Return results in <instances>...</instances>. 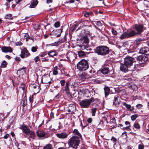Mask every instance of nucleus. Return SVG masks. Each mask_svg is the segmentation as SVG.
<instances>
[{
    "mask_svg": "<svg viewBox=\"0 0 149 149\" xmlns=\"http://www.w3.org/2000/svg\"><path fill=\"white\" fill-rule=\"evenodd\" d=\"M134 58L130 56H127L124 58L123 62L129 67V70L134 71L137 69L138 66H139L136 64L134 65Z\"/></svg>",
    "mask_w": 149,
    "mask_h": 149,
    "instance_id": "obj_1",
    "label": "nucleus"
},
{
    "mask_svg": "<svg viewBox=\"0 0 149 149\" xmlns=\"http://www.w3.org/2000/svg\"><path fill=\"white\" fill-rule=\"evenodd\" d=\"M80 138L73 136L68 140V144L70 147L77 149L80 143Z\"/></svg>",
    "mask_w": 149,
    "mask_h": 149,
    "instance_id": "obj_2",
    "label": "nucleus"
},
{
    "mask_svg": "<svg viewBox=\"0 0 149 149\" xmlns=\"http://www.w3.org/2000/svg\"><path fill=\"white\" fill-rule=\"evenodd\" d=\"M95 52L98 55L104 56L109 53V49L108 47L106 46H100L96 47Z\"/></svg>",
    "mask_w": 149,
    "mask_h": 149,
    "instance_id": "obj_3",
    "label": "nucleus"
},
{
    "mask_svg": "<svg viewBox=\"0 0 149 149\" xmlns=\"http://www.w3.org/2000/svg\"><path fill=\"white\" fill-rule=\"evenodd\" d=\"M77 68L80 71H84L88 69L89 66L86 60L82 59L77 64Z\"/></svg>",
    "mask_w": 149,
    "mask_h": 149,
    "instance_id": "obj_4",
    "label": "nucleus"
},
{
    "mask_svg": "<svg viewBox=\"0 0 149 149\" xmlns=\"http://www.w3.org/2000/svg\"><path fill=\"white\" fill-rule=\"evenodd\" d=\"M136 35H137V33L134 31L128 30L127 31L123 33L119 37V38L120 39H123L134 36Z\"/></svg>",
    "mask_w": 149,
    "mask_h": 149,
    "instance_id": "obj_5",
    "label": "nucleus"
},
{
    "mask_svg": "<svg viewBox=\"0 0 149 149\" xmlns=\"http://www.w3.org/2000/svg\"><path fill=\"white\" fill-rule=\"evenodd\" d=\"M94 99L91 98L90 99H85L80 101L79 104L81 108H88L91 103L94 101Z\"/></svg>",
    "mask_w": 149,
    "mask_h": 149,
    "instance_id": "obj_6",
    "label": "nucleus"
},
{
    "mask_svg": "<svg viewBox=\"0 0 149 149\" xmlns=\"http://www.w3.org/2000/svg\"><path fill=\"white\" fill-rule=\"evenodd\" d=\"M136 59L137 61H139V64H136L139 66H138V68L141 67H143L144 66V64L148 60V58L146 56L143 55L136 57Z\"/></svg>",
    "mask_w": 149,
    "mask_h": 149,
    "instance_id": "obj_7",
    "label": "nucleus"
},
{
    "mask_svg": "<svg viewBox=\"0 0 149 149\" xmlns=\"http://www.w3.org/2000/svg\"><path fill=\"white\" fill-rule=\"evenodd\" d=\"M143 26L141 24H136L135 25V29L136 31L137 34L139 36L141 35V33L143 31Z\"/></svg>",
    "mask_w": 149,
    "mask_h": 149,
    "instance_id": "obj_8",
    "label": "nucleus"
},
{
    "mask_svg": "<svg viewBox=\"0 0 149 149\" xmlns=\"http://www.w3.org/2000/svg\"><path fill=\"white\" fill-rule=\"evenodd\" d=\"M120 66V70L124 72H126L129 70V67L124 63H121Z\"/></svg>",
    "mask_w": 149,
    "mask_h": 149,
    "instance_id": "obj_9",
    "label": "nucleus"
},
{
    "mask_svg": "<svg viewBox=\"0 0 149 149\" xmlns=\"http://www.w3.org/2000/svg\"><path fill=\"white\" fill-rule=\"evenodd\" d=\"M42 81H43L44 83L50 84L51 83V79L49 74H47L42 76Z\"/></svg>",
    "mask_w": 149,
    "mask_h": 149,
    "instance_id": "obj_10",
    "label": "nucleus"
},
{
    "mask_svg": "<svg viewBox=\"0 0 149 149\" xmlns=\"http://www.w3.org/2000/svg\"><path fill=\"white\" fill-rule=\"evenodd\" d=\"M114 99L113 100V105L116 107H118L120 103V101L118 100L119 98L118 94L114 95L113 96Z\"/></svg>",
    "mask_w": 149,
    "mask_h": 149,
    "instance_id": "obj_11",
    "label": "nucleus"
},
{
    "mask_svg": "<svg viewBox=\"0 0 149 149\" xmlns=\"http://www.w3.org/2000/svg\"><path fill=\"white\" fill-rule=\"evenodd\" d=\"M76 106L73 104H70L69 106L68 109V113H69L71 112L72 114L74 113V112L76 111Z\"/></svg>",
    "mask_w": 149,
    "mask_h": 149,
    "instance_id": "obj_12",
    "label": "nucleus"
},
{
    "mask_svg": "<svg viewBox=\"0 0 149 149\" xmlns=\"http://www.w3.org/2000/svg\"><path fill=\"white\" fill-rule=\"evenodd\" d=\"M30 55L27 50L26 49H24L21 52L20 56L22 58H24Z\"/></svg>",
    "mask_w": 149,
    "mask_h": 149,
    "instance_id": "obj_13",
    "label": "nucleus"
},
{
    "mask_svg": "<svg viewBox=\"0 0 149 149\" xmlns=\"http://www.w3.org/2000/svg\"><path fill=\"white\" fill-rule=\"evenodd\" d=\"M56 136L59 139H64L67 138L68 136V134L65 132H63L57 133L56 134Z\"/></svg>",
    "mask_w": 149,
    "mask_h": 149,
    "instance_id": "obj_14",
    "label": "nucleus"
},
{
    "mask_svg": "<svg viewBox=\"0 0 149 149\" xmlns=\"http://www.w3.org/2000/svg\"><path fill=\"white\" fill-rule=\"evenodd\" d=\"M20 128L26 134H29V133L31 131L27 126L24 125L20 127Z\"/></svg>",
    "mask_w": 149,
    "mask_h": 149,
    "instance_id": "obj_15",
    "label": "nucleus"
},
{
    "mask_svg": "<svg viewBox=\"0 0 149 149\" xmlns=\"http://www.w3.org/2000/svg\"><path fill=\"white\" fill-rule=\"evenodd\" d=\"M146 40L145 39L143 38L142 39L141 38H138L136 39L134 41L135 44L136 45V46H138L139 45L142 43H144V41Z\"/></svg>",
    "mask_w": 149,
    "mask_h": 149,
    "instance_id": "obj_16",
    "label": "nucleus"
},
{
    "mask_svg": "<svg viewBox=\"0 0 149 149\" xmlns=\"http://www.w3.org/2000/svg\"><path fill=\"white\" fill-rule=\"evenodd\" d=\"M1 50L3 52L5 53L11 52L13 51L12 48L10 47H3L1 48Z\"/></svg>",
    "mask_w": 149,
    "mask_h": 149,
    "instance_id": "obj_17",
    "label": "nucleus"
},
{
    "mask_svg": "<svg viewBox=\"0 0 149 149\" xmlns=\"http://www.w3.org/2000/svg\"><path fill=\"white\" fill-rule=\"evenodd\" d=\"M36 134L39 137H44L46 134L44 131L41 130H38L36 132Z\"/></svg>",
    "mask_w": 149,
    "mask_h": 149,
    "instance_id": "obj_18",
    "label": "nucleus"
},
{
    "mask_svg": "<svg viewBox=\"0 0 149 149\" xmlns=\"http://www.w3.org/2000/svg\"><path fill=\"white\" fill-rule=\"evenodd\" d=\"M48 55L51 57H53L57 55L58 53L55 50H51L48 52Z\"/></svg>",
    "mask_w": 149,
    "mask_h": 149,
    "instance_id": "obj_19",
    "label": "nucleus"
},
{
    "mask_svg": "<svg viewBox=\"0 0 149 149\" xmlns=\"http://www.w3.org/2000/svg\"><path fill=\"white\" fill-rule=\"evenodd\" d=\"M149 50V49L147 47H144L141 48L139 52L140 53L145 54Z\"/></svg>",
    "mask_w": 149,
    "mask_h": 149,
    "instance_id": "obj_20",
    "label": "nucleus"
},
{
    "mask_svg": "<svg viewBox=\"0 0 149 149\" xmlns=\"http://www.w3.org/2000/svg\"><path fill=\"white\" fill-rule=\"evenodd\" d=\"M70 83L69 82H67L65 84V90L66 92V93L67 94L70 93V90L69 88V86L70 85Z\"/></svg>",
    "mask_w": 149,
    "mask_h": 149,
    "instance_id": "obj_21",
    "label": "nucleus"
},
{
    "mask_svg": "<svg viewBox=\"0 0 149 149\" xmlns=\"http://www.w3.org/2000/svg\"><path fill=\"white\" fill-rule=\"evenodd\" d=\"M73 134L76 136L78 137L79 138H81V134L79 132L78 130L76 129H74L73 132Z\"/></svg>",
    "mask_w": 149,
    "mask_h": 149,
    "instance_id": "obj_22",
    "label": "nucleus"
},
{
    "mask_svg": "<svg viewBox=\"0 0 149 149\" xmlns=\"http://www.w3.org/2000/svg\"><path fill=\"white\" fill-rule=\"evenodd\" d=\"M109 70L108 68H104L102 69L101 70V72L104 74H107L109 72Z\"/></svg>",
    "mask_w": 149,
    "mask_h": 149,
    "instance_id": "obj_23",
    "label": "nucleus"
},
{
    "mask_svg": "<svg viewBox=\"0 0 149 149\" xmlns=\"http://www.w3.org/2000/svg\"><path fill=\"white\" fill-rule=\"evenodd\" d=\"M19 88L23 91V95H24L25 94L26 88L25 87L24 84H21L19 86Z\"/></svg>",
    "mask_w": 149,
    "mask_h": 149,
    "instance_id": "obj_24",
    "label": "nucleus"
},
{
    "mask_svg": "<svg viewBox=\"0 0 149 149\" xmlns=\"http://www.w3.org/2000/svg\"><path fill=\"white\" fill-rule=\"evenodd\" d=\"M105 95L106 97L109 94L110 92V89L108 87L105 86L104 88Z\"/></svg>",
    "mask_w": 149,
    "mask_h": 149,
    "instance_id": "obj_25",
    "label": "nucleus"
},
{
    "mask_svg": "<svg viewBox=\"0 0 149 149\" xmlns=\"http://www.w3.org/2000/svg\"><path fill=\"white\" fill-rule=\"evenodd\" d=\"M123 104L125 106L129 111H132L134 109L133 107H131L130 104H127L125 102L123 103Z\"/></svg>",
    "mask_w": 149,
    "mask_h": 149,
    "instance_id": "obj_26",
    "label": "nucleus"
},
{
    "mask_svg": "<svg viewBox=\"0 0 149 149\" xmlns=\"http://www.w3.org/2000/svg\"><path fill=\"white\" fill-rule=\"evenodd\" d=\"M56 32H58L59 33L57 35V36H56V37H58L60 36L62 32V30L61 29H59L57 30L55 32H52L51 34L50 35H54V34H56L57 33Z\"/></svg>",
    "mask_w": 149,
    "mask_h": 149,
    "instance_id": "obj_27",
    "label": "nucleus"
},
{
    "mask_svg": "<svg viewBox=\"0 0 149 149\" xmlns=\"http://www.w3.org/2000/svg\"><path fill=\"white\" fill-rule=\"evenodd\" d=\"M22 105L23 107H25L27 104V99L26 96H25L22 100Z\"/></svg>",
    "mask_w": 149,
    "mask_h": 149,
    "instance_id": "obj_28",
    "label": "nucleus"
},
{
    "mask_svg": "<svg viewBox=\"0 0 149 149\" xmlns=\"http://www.w3.org/2000/svg\"><path fill=\"white\" fill-rule=\"evenodd\" d=\"M17 72L20 74L21 75H23L26 72V69L24 68H22L17 70Z\"/></svg>",
    "mask_w": 149,
    "mask_h": 149,
    "instance_id": "obj_29",
    "label": "nucleus"
},
{
    "mask_svg": "<svg viewBox=\"0 0 149 149\" xmlns=\"http://www.w3.org/2000/svg\"><path fill=\"white\" fill-rule=\"evenodd\" d=\"M59 69L57 66H55L53 68V74L54 75H56L58 74V71L57 70Z\"/></svg>",
    "mask_w": 149,
    "mask_h": 149,
    "instance_id": "obj_30",
    "label": "nucleus"
},
{
    "mask_svg": "<svg viewBox=\"0 0 149 149\" xmlns=\"http://www.w3.org/2000/svg\"><path fill=\"white\" fill-rule=\"evenodd\" d=\"M88 92V91L87 89H82L79 90L78 92V93L79 94L80 93H81L84 94H86Z\"/></svg>",
    "mask_w": 149,
    "mask_h": 149,
    "instance_id": "obj_31",
    "label": "nucleus"
},
{
    "mask_svg": "<svg viewBox=\"0 0 149 149\" xmlns=\"http://www.w3.org/2000/svg\"><path fill=\"white\" fill-rule=\"evenodd\" d=\"M28 135H30L29 137L34 139L35 136V133L33 131H31Z\"/></svg>",
    "mask_w": 149,
    "mask_h": 149,
    "instance_id": "obj_32",
    "label": "nucleus"
},
{
    "mask_svg": "<svg viewBox=\"0 0 149 149\" xmlns=\"http://www.w3.org/2000/svg\"><path fill=\"white\" fill-rule=\"evenodd\" d=\"M67 58L70 60L72 58V56L74 55V54L72 52H69L67 53Z\"/></svg>",
    "mask_w": 149,
    "mask_h": 149,
    "instance_id": "obj_33",
    "label": "nucleus"
},
{
    "mask_svg": "<svg viewBox=\"0 0 149 149\" xmlns=\"http://www.w3.org/2000/svg\"><path fill=\"white\" fill-rule=\"evenodd\" d=\"M7 63L5 61H3L1 63V68H4L6 67Z\"/></svg>",
    "mask_w": 149,
    "mask_h": 149,
    "instance_id": "obj_34",
    "label": "nucleus"
},
{
    "mask_svg": "<svg viewBox=\"0 0 149 149\" xmlns=\"http://www.w3.org/2000/svg\"><path fill=\"white\" fill-rule=\"evenodd\" d=\"M78 55L79 57H81L85 56L86 54L84 52L80 51L78 52Z\"/></svg>",
    "mask_w": 149,
    "mask_h": 149,
    "instance_id": "obj_35",
    "label": "nucleus"
},
{
    "mask_svg": "<svg viewBox=\"0 0 149 149\" xmlns=\"http://www.w3.org/2000/svg\"><path fill=\"white\" fill-rule=\"evenodd\" d=\"M83 38L84 40L83 42L85 43L88 44L89 42V40L87 36H84Z\"/></svg>",
    "mask_w": 149,
    "mask_h": 149,
    "instance_id": "obj_36",
    "label": "nucleus"
},
{
    "mask_svg": "<svg viewBox=\"0 0 149 149\" xmlns=\"http://www.w3.org/2000/svg\"><path fill=\"white\" fill-rule=\"evenodd\" d=\"M43 149H53V147L51 144H48L45 146Z\"/></svg>",
    "mask_w": 149,
    "mask_h": 149,
    "instance_id": "obj_37",
    "label": "nucleus"
},
{
    "mask_svg": "<svg viewBox=\"0 0 149 149\" xmlns=\"http://www.w3.org/2000/svg\"><path fill=\"white\" fill-rule=\"evenodd\" d=\"M61 146L62 147L58 148V149H66V143L63 142L61 143Z\"/></svg>",
    "mask_w": 149,
    "mask_h": 149,
    "instance_id": "obj_38",
    "label": "nucleus"
},
{
    "mask_svg": "<svg viewBox=\"0 0 149 149\" xmlns=\"http://www.w3.org/2000/svg\"><path fill=\"white\" fill-rule=\"evenodd\" d=\"M5 18L6 19H12L13 18V17H12V15L10 14H7L6 15L5 17Z\"/></svg>",
    "mask_w": 149,
    "mask_h": 149,
    "instance_id": "obj_39",
    "label": "nucleus"
},
{
    "mask_svg": "<svg viewBox=\"0 0 149 149\" xmlns=\"http://www.w3.org/2000/svg\"><path fill=\"white\" fill-rule=\"evenodd\" d=\"M33 3L35 4L34 6H33V4H31L30 6V7L32 8L35 7L36 6V5L38 4V2L37 0H33Z\"/></svg>",
    "mask_w": 149,
    "mask_h": 149,
    "instance_id": "obj_40",
    "label": "nucleus"
},
{
    "mask_svg": "<svg viewBox=\"0 0 149 149\" xmlns=\"http://www.w3.org/2000/svg\"><path fill=\"white\" fill-rule=\"evenodd\" d=\"M71 86H72V87L74 88L78 87L79 85L77 82L75 81L71 84Z\"/></svg>",
    "mask_w": 149,
    "mask_h": 149,
    "instance_id": "obj_41",
    "label": "nucleus"
},
{
    "mask_svg": "<svg viewBox=\"0 0 149 149\" xmlns=\"http://www.w3.org/2000/svg\"><path fill=\"white\" fill-rule=\"evenodd\" d=\"M81 76L82 80L83 81L86 79L87 77L86 74L84 73H82Z\"/></svg>",
    "mask_w": 149,
    "mask_h": 149,
    "instance_id": "obj_42",
    "label": "nucleus"
},
{
    "mask_svg": "<svg viewBox=\"0 0 149 149\" xmlns=\"http://www.w3.org/2000/svg\"><path fill=\"white\" fill-rule=\"evenodd\" d=\"M138 117V116L137 115L134 114L132 115L131 117V118L132 120L134 121Z\"/></svg>",
    "mask_w": 149,
    "mask_h": 149,
    "instance_id": "obj_43",
    "label": "nucleus"
},
{
    "mask_svg": "<svg viewBox=\"0 0 149 149\" xmlns=\"http://www.w3.org/2000/svg\"><path fill=\"white\" fill-rule=\"evenodd\" d=\"M32 86L34 90L35 88H38L39 85L37 83H34L33 84Z\"/></svg>",
    "mask_w": 149,
    "mask_h": 149,
    "instance_id": "obj_44",
    "label": "nucleus"
},
{
    "mask_svg": "<svg viewBox=\"0 0 149 149\" xmlns=\"http://www.w3.org/2000/svg\"><path fill=\"white\" fill-rule=\"evenodd\" d=\"M134 127L136 129H139L140 128V126L139 124L138 123H135L134 125Z\"/></svg>",
    "mask_w": 149,
    "mask_h": 149,
    "instance_id": "obj_45",
    "label": "nucleus"
},
{
    "mask_svg": "<svg viewBox=\"0 0 149 149\" xmlns=\"http://www.w3.org/2000/svg\"><path fill=\"white\" fill-rule=\"evenodd\" d=\"M54 26L56 28L60 26V22L58 21L56 22L54 24Z\"/></svg>",
    "mask_w": 149,
    "mask_h": 149,
    "instance_id": "obj_46",
    "label": "nucleus"
},
{
    "mask_svg": "<svg viewBox=\"0 0 149 149\" xmlns=\"http://www.w3.org/2000/svg\"><path fill=\"white\" fill-rule=\"evenodd\" d=\"M97 109L96 108H94L92 110V116H95V113Z\"/></svg>",
    "mask_w": 149,
    "mask_h": 149,
    "instance_id": "obj_47",
    "label": "nucleus"
},
{
    "mask_svg": "<svg viewBox=\"0 0 149 149\" xmlns=\"http://www.w3.org/2000/svg\"><path fill=\"white\" fill-rule=\"evenodd\" d=\"M111 141H113L114 144H115L117 141V139L114 136H112L111 139Z\"/></svg>",
    "mask_w": 149,
    "mask_h": 149,
    "instance_id": "obj_48",
    "label": "nucleus"
},
{
    "mask_svg": "<svg viewBox=\"0 0 149 149\" xmlns=\"http://www.w3.org/2000/svg\"><path fill=\"white\" fill-rule=\"evenodd\" d=\"M38 49V47H33L31 48V51L33 52H35L36 51L37 49Z\"/></svg>",
    "mask_w": 149,
    "mask_h": 149,
    "instance_id": "obj_49",
    "label": "nucleus"
},
{
    "mask_svg": "<svg viewBox=\"0 0 149 149\" xmlns=\"http://www.w3.org/2000/svg\"><path fill=\"white\" fill-rule=\"evenodd\" d=\"M143 107V105L141 104H138L136 106V108L138 109H141Z\"/></svg>",
    "mask_w": 149,
    "mask_h": 149,
    "instance_id": "obj_50",
    "label": "nucleus"
},
{
    "mask_svg": "<svg viewBox=\"0 0 149 149\" xmlns=\"http://www.w3.org/2000/svg\"><path fill=\"white\" fill-rule=\"evenodd\" d=\"M144 146L143 143H141L139 145L138 149H144Z\"/></svg>",
    "mask_w": 149,
    "mask_h": 149,
    "instance_id": "obj_51",
    "label": "nucleus"
},
{
    "mask_svg": "<svg viewBox=\"0 0 149 149\" xmlns=\"http://www.w3.org/2000/svg\"><path fill=\"white\" fill-rule=\"evenodd\" d=\"M112 34L114 36L117 35V31L115 30L113 28L112 29Z\"/></svg>",
    "mask_w": 149,
    "mask_h": 149,
    "instance_id": "obj_52",
    "label": "nucleus"
},
{
    "mask_svg": "<svg viewBox=\"0 0 149 149\" xmlns=\"http://www.w3.org/2000/svg\"><path fill=\"white\" fill-rule=\"evenodd\" d=\"M40 89L39 88V87H38V88H35L33 90V91L34 93H37L39 92Z\"/></svg>",
    "mask_w": 149,
    "mask_h": 149,
    "instance_id": "obj_53",
    "label": "nucleus"
},
{
    "mask_svg": "<svg viewBox=\"0 0 149 149\" xmlns=\"http://www.w3.org/2000/svg\"><path fill=\"white\" fill-rule=\"evenodd\" d=\"M65 80H61L60 81V83L62 86H64L65 84Z\"/></svg>",
    "mask_w": 149,
    "mask_h": 149,
    "instance_id": "obj_54",
    "label": "nucleus"
},
{
    "mask_svg": "<svg viewBox=\"0 0 149 149\" xmlns=\"http://www.w3.org/2000/svg\"><path fill=\"white\" fill-rule=\"evenodd\" d=\"M22 43L20 41L17 42L15 43V45L16 46H18V45L20 46V45H22Z\"/></svg>",
    "mask_w": 149,
    "mask_h": 149,
    "instance_id": "obj_55",
    "label": "nucleus"
},
{
    "mask_svg": "<svg viewBox=\"0 0 149 149\" xmlns=\"http://www.w3.org/2000/svg\"><path fill=\"white\" fill-rule=\"evenodd\" d=\"M29 100L30 102H32L33 101V97L32 96H30L29 98Z\"/></svg>",
    "mask_w": 149,
    "mask_h": 149,
    "instance_id": "obj_56",
    "label": "nucleus"
},
{
    "mask_svg": "<svg viewBox=\"0 0 149 149\" xmlns=\"http://www.w3.org/2000/svg\"><path fill=\"white\" fill-rule=\"evenodd\" d=\"M39 60V59L38 56H37L34 58V61L36 63H37Z\"/></svg>",
    "mask_w": 149,
    "mask_h": 149,
    "instance_id": "obj_57",
    "label": "nucleus"
},
{
    "mask_svg": "<svg viewBox=\"0 0 149 149\" xmlns=\"http://www.w3.org/2000/svg\"><path fill=\"white\" fill-rule=\"evenodd\" d=\"M97 24L98 26H102V24L100 21H98L97 22Z\"/></svg>",
    "mask_w": 149,
    "mask_h": 149,
    "instance_id": "obj_58",
    "label": "nucleus"
},
{
    "mask_svg": "<svg viewBox=\"0 0 149 149\" xmlns=\"http://www.w3.org/2000/svg\"><path fill=\"white\" fill-rule=\"evenodd\" d=\"M89 13L88 12H86L84 14V15L86 17H88L89 16Z\"/></svg>",
    "mask_w": 149,
    "mask_h": 149,
    "instance_id": "obj_59",
    "label": "nucleus"
},
{
    "mask_svg": "<svg viewBox=\"0 0 149 149\" xmlns=\"http://www.w3.org/2000/svg\"><path fill=\"white\" fill-rule=\"evenodd\" d=\"M95 71L93 69H92L91 70L89 71V72L90 73L92 74L94 73L95 72Z\"/></svg>",
    "mask_w": 149,
    "mask_h": 149,
    "instance_id": "obj_60",
    "label": "nucleus"
},
{
    "mask_svg": "<svg viewBox=\"0 0 149 149\" xmlns=\"http://www.w3.org/2000/svg\"><path fill=\"white\" fill-rule=\"evenodd\" d=\"M107 117L104 116V117H102V118L104 120H105L106 121V122L107 123H108V122L107 121Z\"/></svg>",
    "mask_w": 149,
    "mask_h": 149,
    "instance_id": "obj_61",
    "label": "nucleus"
},
{
    "mask_svg": "<svg viewBox=\"0 0 149 149\" xmlns=\"http://www.w3.org/2000/svg\"><path fill=\"white\" fill-rule=\"evenodd\" d=\"M46 54L44 52H43L41 54H40L39 56L40 57H43Z\"/></svg>",
    "mask_w": 149,
    "mask_h": 149,
    "instance_id": "obj_62",
    "label": "nucleus"
},
{
    "mask_svg": "<svg viewBox=\"0 0 149 149\" xmlns=\"http://www.w3.org/2000/svg\"><path fill=\"white\" fill-rule=\"evenodd\" d=\"M92 120V119L91 118H89L88 119L87 121L88 123H91Z\"/></svg>",
    "mask_w": 149,
    "mask_h": 149,
    "instance_id": "obj_63",
    "label": "nucleus"
},
{
    "mask_svg": "<svg viewBox=\"0 0 149 149\" xmlns=\"http://www.w3.org/2000/svg\"><path fill=\"white\" fill-rule=\"evenodd\" d=\"M9 136V135L8 134H7L6 135H5L3 137L5 139H7Z\"/></svg>",
    "mask_w": 149,
    "mask_h": 149,
    "instance_id": "obj_64",
    "label": "nucleus"
}]
</instances>
